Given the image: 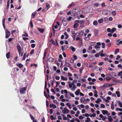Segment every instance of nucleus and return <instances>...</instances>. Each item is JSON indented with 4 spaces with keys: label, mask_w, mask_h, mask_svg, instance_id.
I'll use <instances>...</instances> for the list:
<instances>
[{
    "label": "nucleus",
    "mask_w": 122,
    "mask_h": 122,
    "mask_svg": "<svg viewBox=\"0 0 122 122\" xmlns=\"http://www.w3.org/2000/svg\"><path fill=\"white\" fill-rule=\"evenodd\" d=\"M17 50L19 52V54L21 56H22L24 53V51L23 49H21L20 44H18L17 45Z\"/></svg>",
    "instance_id": "nucleus-1"
},
{
    "label": "nucleus",
    "mask_w": 122,
    "mask_h": 122,
    "mask_svg": "<svg viewBox=\"0 0 122 122\" xmlns=\"http://www.w3.org/2000/svg\"><path fill=\"white\" fill-rule=\"evenodd\" d=\"M113 85V84L110 85L109 83H105L102 86L100 87V88L102 89H105L109 87L110 86H112Z\"/></svg>",
    "instance_id": "nucleus-2"
},
{
    "label": "nucleus",
    "mask_w": 122,
    "mask_h": 122,
    "mask_svg": "<svg viewBox=\"0 0 122 122\" xmlns=\"http://www.w3.org/2000/svg\"><path fill=\"white\" fill-rule=\"evenodd\" d=\"M62 23L64 26H66L67 24V19L66 18H63Z\"/></svg>",
    "instance_id": "nucleus-3"
},
{
    "label": "nucleus",
    "mask_w": 122,
    "mask_h": 122,
    "mask_svg": "<svg viewBox=\"0 0 122 122\" xmlns=\"http://www.w3.org/2000/svg\"><path fill=\"white\" fill-rule=\"evenodd\" d=\"M10 31L7 29L5 30V38L6 39L8 38L10 36Z\"/></svg>",
    "instance_id": "nucleus-4"
},
{
    "label": "nucleus",
    "mask_w": 122,
    "mask_h": 122,
    "mask_svg": "<svg viewBox=\"0 0 122 122\" xmlns=\"http://www.w3.org/2000/svg\"><path fill=\"white\" fill-rule=\"evenodd\" d=\"M78 11H74L72 10V15L75 18H76L78 16L77 13Z\"/></svg>",
    "instance_id": "nucleus-5"
},
{
    "label": "nucleus",
    "mask_w": 122,
    "mask_h": 122,
    "mask_svg": "<svg viewBox=\"0 0 122 122\" xmlns=\"http://www.w3.org/2000/svg\"><path fill=\"white\" fill-rule=\"evenodd\" d=\"M27 89V87H24L23 88H22L20 90V94H23L24 93V91H25Z\"/></svg>",
    "instance_id": "nucleus-6"
},
{
    "label": "nucleus",
    "mask_w": 122,
    "mask_h": 122,
    "mask_svg": "<svg viewBox=\"0 0 122 122\" xmlns=\"http://www.w3.org/2000/svg\"><path fill=\"white\" fill-rule=\"evenodd\" d=\"M80 101L81 102L84 104H86L87 102L86 101L85 98L84 97H83L81 98L80 99Z\"/></svg>",
    "instance_id": "nucleus-7"
},
{
    "label": "nucleus",
    "mask_w": 122,
    "mask_h": 122,
    "mask_svg": "<svg viewBox=\"0 0 122 122\" xmlns=\"http://www.w3.org/2000/svg\"><path fill=\"white\" fill-rule=\"evenodd\" d=\"M94 32L95 36H98L99 30L97 29H95L94 31Z\"/></svg>",
    "instance_id": "nucleus-8"
},
{
    "label": "nucleus",
    "mask_w": 122,
    "mask_h": 122,
    "mask_svg": "<svg viewBox=\"0 0 122 122\" xmlns=\"http://www.w3.org/2000/svg\"><path fill=\"white\" fill-rule=\"evenodd\" d=\"M80 8L78 6H77L72 9V10L79 11Z\"/></svg>",
    "instance_id": "nucleus-9"
},
{
    "label": "nucleus",
    "mask_w": 122,
    "mask_h": 122,
    "mask_svg": "<svg viewBox=\"0 0 122 122\" xmlns=\"http://www.w3.org/2000/svg\"><path fill=\"white\" fill-rule=\"evenodd\" d=\"M16 65L17 66L20 68H21L23 67V65L20 63H17Z\"/></svg>",
    "instance_id": "nucleus-10"
},
{
    "label": "nucleus",
    "mask_w": 122,
    "mask_h": 122,
    "mask_svg": "<svg viewBox=\"0 0 122 122\" xmlns=\"http://www.w3.org/2000/svg\"><path fill=\"white\" fill-rule=\"evenodd\" d=\"M75 5V3L72 2L68 6V8H70L72 7L73 6Z\"/></svg>",
    "instance_id": "nucleus-11"
},
{
    "label": "nucleus",
    "mask_w": 122,
    "mask_h": 122,
    "mask_svg": "<svg viewBox=\"0 0 122 122\" xmlns=\"http://www.w3.org/2000/svg\"><path fill=\"white\" fill-rule=\"evenodd\" d=\"M62 112L64 114H68L69 112V111L68 109H66L65 110H62Z\"/></svg>",
    "instance_id": "nucleus-12"
},
{
    "label": "nucleus",
    "mask_w": 122,
    "mask_h": 122,
    "mask_svg": "<svg viewBox=\"0 0 122 122\" xmlns=\"http://www.w3.org/2000/svg\"><path fill=\"white\" fill-rule=\"evenodd\" d=\"M119 41H120V40H116V42H118V43H117L116 44L117 45V46H119L120 44H122V41H120L119 42Z\"/></svg>",
    "instance_id": "nucleus-13"
},
{
    "label": "nucleus",
    "mask_w": 122,
    "mask_h": 122,
    "mask_svg": "<svg viewBox=\"0 0 122 122\" xmlns=\"http://www.w3.org/2000/svg\"><path fill=\"white\" fill-rule=\"evenodd\" d=\"M116 74L115 72H112L110 74V76L112 77V76H114L115 77H117Z\"/></svg>",
    "instance_id": "nucleus-14"
},
{
    "label": "nucleus",
    "mask_w": 122,
    "mask_h": 122,
    "mask_svg": "<svg viewBox=\"0 0 122 122\" xmlns=\"http://www.w3.org/2000/svg\"><path fill=\"white\" fill-rule=\"evenodd\" d=\"M54 60V58L52 57H50L48 59V61L50 62H53Z\"/></svg>",
    "instance_id": "nucleus-15"
},
{
    "label": "nucleus",
    "mask_w": 122,
    "mask_h": 122,
    "mask_svg": "<svg viewBox=\"0 0 122 122\" xmlns=\"http://www.w3.org/2000/svg\"><path fill=\"white\" fill-rule=\"evenodd\" d=\"M71 66V64L69 63L66 62L65 63V64L64 65V66H66L67 67H69Z\"/></svg>",
    "instance_id": "nucleus-16"
},
{
    "label": "nucleus",
    "mask_w": 122,
    "mask_h": 122,
    "mask_svg": "<svg viewBox=\"0 0 122 122\" xmlns=\"http://www.w3.org/2000/svg\"><path fill=\"white\" fill-rule=\"evenodd\" d=\"M80 92V90L79 89H78L77 91L75 92V94L77 96L79 95Z\"/></svg>",
    "instance_id": "nucleus-17"
},
{
    "label": "nucleus",
    "mask_w": 122,
    "mask_h": 122,
    "mask_svg": "<svg viewBox=\"0 0 122 122\" xmlns=\"http://www.w3.org/2000/svg\"><path fill=\"white\" fill-rule=\"evenodd\" d=\"M78 24L76 22H75V24L73 25V27L74 28H76L78 25Z\"/></svg>",
    "instance_id": "nucleus-18"
},
{
    "label": "nucleus",
    "mask_w": 122,
    "mask_h": 122,
    "mask_svg": "<svg viewBox=\"0 0 122 122\" xmlns=\"http://www.w3.org/2000/svg\"><path fill=\"white\" fill-rule=\"evenodd\" d=\"M64 35L66 36V37L65 38V39L66 40L69 37L68 35L67 34L66 32H65L64 33Z\"/></svg>",
    "instance_id": "nucleus-19"
},
{
    "label": "nucleus",
    "mask_w": 122,
    "mask_h": 122,
    "mask_svg": "<svg viewBox=\"0 0 122 122\" xmlns=\"http://www.w3.org/2000/svg\"><path fill=\"white\" fill-rule=\"evenodd\" d=\"M72 36V37H76V33H75V32L74 31H71Z\"/></svg>",
    "instance_id": "nucleus-20"
},
{
    "label": "nucleus",
    "mask_w": 122,
    "mask_h": 122,
    "mask_svg": "<svg viewBox=\"0 0 122 122\" xmlns=\"http://www.w3.org/2000/svg\"><path fill=\"white\" fill-rule=\"evenodd\" d=\"M36 13V12H34L32 13L31 15V18H34L35 16Z\"/></svg>",
    "instance_id": "nucleus-21"
},
{
    "label": "nucleus",
    "mask_w": 122,
    "mask_h": 122,
    "mask_svg": "<svg viewBox=\"0 0 122 122\" xmlns=\"http://www.w3.org/2000/svg\"><path fill=\"white\" fill-rule=\"evenodd\" d=\"M102 101L101 100L100 98H98L97 99V100H96L95 102L97 103H99L100 102H101Z\"/></svg>",
    "instance_id": "nucleus-22"
},
{
    "label": "nucleus",
    "mask_w": 122,
    "mask_h": 122,
    "mask_svg": "<svg viewBox=\"0 0 122 122\" xmlns=\"http://www.w3.org/2000/svg\"><path fill=\"white\" fill-rule=\"evenodd\" d=\"M111 108L112 110L114 109V101L112 102L111 105Z\"/></svg>",
    "instance_id": "nucleus-23"
},
{
    "label": "nucleus",
    "mask_w": 122,
    "mask_h": 122,
    "mask_svg": "<svg viewBox=\"0 0 122 122\" xmlns=\"http://www.w3.org/2000/svg\"><path fill=\"white\" fill-rule=\"evenodd\" d=\"M84 39L85 41H88L90 40V38L89 37H85L84 38Z\"/></svg>",
    "instance_id": "nucleus-24"
},
{
    "label": "nucleus",
    "mask_w": 122,
    "mask_h": 122,
    "mask_svg": "<svg viewBox=\"0 0 122 122\" xmlns=\"http://www.w3.org/2000/svg\"><path fill=\"white\" fill-rule=\"evenodd\" d=\"M105 79L107 81H109L110 80H111V78L110 77L108 76H107L106 77Z\"/></svg>",
    "instance_id": "nucleus-25"
},
{
    "label": "nucleus",
    "mask_w": 122,
    "mask_h": 122,
    "mask_svg": "<svg viewBox=\"0 0 122 122\" xmlns=\"http://www.w3.org/2000/svg\"><path fill=\"white\" fill-rule=\"evenodd\" d=\"M70 49H71L72 51L73 52H74L75 51L76 49L75 48L72 46H71L70 47Z\"/></svg>",
    "instance_id": "nucleus-26"
},
{
    "label": "nucleus",
    "mask_w": 122,
    "mask_h": 122,
    "mask_svg": "<svg viewBox=\"0 0 122 122\" xmlns=\"http://www.w3.org/2000/svg\"><path fill=\"white\" fill-rule=\"evenodd\" d=\"M108 120L109 121L112 122L113 121V119L112 118V117L111 116H109L108 117Z\"/></svg>",
    "instance_id": "nucleus-27"
},
{
    "label": "nucleus",
    "mask_w": 122,
    "mask_h": 122,
    "mask_svg": "<svg viewBox=\"0 0 122 122\" xmlns=\"http://www.w3.org/2000/svg\"><path fill=\"white\" fill-rule=\"evenodd\" d=\"M10 4V0H8L7 3V5L6 7V8L8 9L9 7V5Z\"/></svg>",
    "instance_id": "nucleus-28"
},
{
    "label": "nucleus",
    "mask_w": 122,
    "mask_h": 122,
    "mask_svg": "<svg viewBox=\"0 0 122 122\" xmlns=\"http://www.w3.org/2000/svg\"><path fill=\"white\" fill-rule=\"evenodd\" d=\"M38 30L41 33H43L44 32V30L43 29H41L39 28H38Z\"/></svg>",
    "instance_id": "nucleus-29"
},
{
    "label": "nucleus",
    "mask_w": 122,
    "mask_h": 122,
    "mask_svg": "<svg viewBox=\"0 0 122 122\" xmlns=\"http://www.w3.org/2000/svg\"><path fill=\"white\" fill-rule=\"evenodd\" d=\"M116 30V29L115 28H112L111 30V33H112Z\"/></svg>",
    "instance_id": "nucleus-30"
},
{
    "label": "nucleus",
    "mask_w": 122,
    "mask_h": 122,
    "mask_svg": "<svg viewBox=\"0 0 122 122\" xmlns=\"http://www.w3.org/2000/svg\"><path fill=\"white\" fill-rule=\"evenodd\" d=\"M10 53L9 52H8L6 54V57L7 58H10Z\"/></svg>",
    "instance_id": "nucleus-31"
},
{
    "label": "nucleus",
    "mask_w": 122,
    "mask_h": 122,
    "mask_svg": "<svg viewBox=\"0 0 122 122\" xmlns=\"http://www.w3.org/2000/svg\"><path fill=\"white\" fill-rule=\"evenodd\" d=\"M116 93L117 95V96L118 97H119L120 96V94L119 92L117 91L116 92Z\"/></svg>",
    "instance_id": "nucleus-32"
},
{
    "label": "nucleus",
    "mask_w": 122,
    "mask_h": 122,
    "mask_svg": "<svg viewBox=\"0 0 122 122\" xmlns=\"http://www.w3.org/2000/svg\"><path fill=\"white\" fill-rule=\"evenodd\" d=\"M117 102L118 103V105L120 106V107L122 108V103L119 101H117Z\"/></svg>",
    "instance_id": "nucleus-33"
},
{
    "label": "nucleus",
    "mask_w": 122,
    "mask_h": 122,
    "mask_svg": "<svg viewBox=\"0 0 122 122\" xmlns=\"http://www.w3.org/2000/svg\"><path fill=\"white\" fill-rule=\"evenodd\" d=\"M103 20L102 18H101L99 19L98 21V23H101L103 22Z\"/></svg>",
    "instance_id": "nucleus-34"
},
{
    "label": "nucleus",
    "mask_w": 122,
    "mask_h": 122,
    "mask_svg": "<svg viewBox=\"0 0 122 122\" xmlns=\"http://www.w3.org/2000/svg\"><path fill=\"white\" fill-rule=\"evenodd\" d=\"M93 24L94 25L96 26L98 24L96 20L94 21L93 22Z\"/></svg>",
    "instance_id": "nucleus-35"
},
{
    "label": "nucleus",
    "mask_w": 122,
    "mask_h": 122,
    "mask_svg": "<svg viewBox=\"0 0 122 122\" xmlns=\"http://www.w3.org/2000/svg\"><path fill=\"white\" fill-rule=\"evenodd\" d=\"M24 33H25V34H23L22 35V36L26 37H27L28 36V34L25 32L24 31Z\"/></svg>",
    "instance_id": "nucleus-36"
},
{
    "label": "nucleus",
    "mask_w": 122,
    "mask_h": 122,
    "mask_svg": "<svg viewBox=\"0 0 122 122\" xmlns=\"http://www.w3.org/2000/svg\"><path fill=\"white\" fill-rule=\"evenodd\" d=\"M119 51V49H117L115 52V54H116Z\"/></svg>",
    "instance_id": "nucleus-37"
},
{
    "label": "nucleus",
    "mask_w": 122,
    "mask_h": 122,
    "mask_svg": "<svg viewBox=\"0 0 122 122\" xmlns=\"http://www.w3.org/2000/svg\"><path fill=\"white\" fill-rule=\"evenodd\" d=\"M84 68L83 67H82L81 68H80L79 69L80 73L81 74L82 73V71L83 69H84Z\"/></svg>",
    "instance_id": "nucleus-38"
},
{
    "label": "nucleus",
    "mask_w": 122,
    "mask_h": 122,
    "mask_svg": "<svg viewBox=\"0 0 122 122\" xmlns=\"http://www.w3.org/2000/svg\"><path fill=\"white\" fill-rule=\"evenodd\" d=\"M90 114L91 115V116H89L90 117H94L96 116V114L95 113H94L92 115H91V114Z\"/></svg>",
    "instance_id": "nucleus-39"
},
{
    "label": "nucleus",
    "mask_w": 122,
    "mask_h": 122,
    "mask_svg": "<svg viewBox=\"0 0 122 122\" xmlns=\"http://www.w3.org/2000/svg\"><path fill=\"white\" fill-rule=\"evenodd\" d=\"M101 106L100 107V108H104L105 107V106L103 104H101Z\"/></svg>",
    "instance_id": "nucleus-40"
},
{
    "label": "nucleus",
    "mask_w": 122,
    "mask_h": 122,
    "mask_svg": "<svg viewBox=\"0 0 122 122\" xmlns=\"http://www.w3.org/2000/svg\"><path fill=\"white\" fill-rule=\"evenodd\" d=\"M31 48H33L35 47L36 45L34 44H31Z\"/></svg>",
    "instance_id": "nucleus-41"
},
{
    "label": "nucleus",
    "mask_w": 122,
    "mask_h": 122,
    "mask_svg": "<svg viewBox=\"0 0 122 122\" xmlns=\"http://www.w3.org/2000/svg\"><path fill=\"white\" fill-rule=\"evenodd\" d=\"M99 4L98 3H95L93 5L97 7L98 6Z\"/></svg>",
    "instance_id": "nucleus-42"
},
{
    "label": "nucleus",
    "mask_w": 122,
    "mask_h": 122,
    "mask_svg": "<svg viewBox=\"0 0 122 122\" xmlns=\"http://www.w3.org/2000/svg\"><path fill=\"white\" fill-rule=\"evenodd\" d=\"M55 64H56L57 66H59L60 64L58 63V62L57 61H55Z\"/></svg>",
    "instance_id": "nucleus-43"
},
{
    "label": "nucleus",
    "mask_w": 122,
    "mask_h": 122,
    "mask_svg": "<svg viewBox=\"0 0 122 122\" xmlns=\"http://www.w3.org/2000/svg\"><path fill=\"white\" fill-rule=\"evenodd\" d=\"M63 119L64 120H69V119L68 118H67V119L66 117L65 116H64L63 117Z\"/></svg>",
    "instance_id": "nucleus-44"
},
{
    "label": "nucleus",
    "mask_w": 122,
    "mask_h": 122,
    "mask_svg": "<svg viewBox=\"0 0 122 122\" xmlns=\"http://www.w3.org/2000/svg\"><path fill=\"white\" fill-rule=\"evenodd\" d=\"M81 32V33H80V36L81 37L83 35L84 32L83 31H82L81 32Z\"/></svg>",
    "instance_id": "nucleus-45"
},
{
    "label": "nucleus",
    "mask_w": 122,
    "mask_h": 122,
    "mask_svg": "<svg viewBox=\"0 0 122 122\" xmlns=\"http://www.w3.org/2000/svg\"><path fill=\"white\" fill-rule=\"evenodd\" d=\"M76 87L75 85L73 86L72 88V90L74 91L75 90V89Z\"/></svg>",
    "instance_id": "nucleus-46"
},
{
    "label": "nucleus",
    "mask_w": 122,
    "mask_h": 122,
    "mask_svg": "<svg viewBox=\"0 0 122 122\" xmlns=\"http://www.w3.org/2000/svg\"><path fill=\"white\" fill-rule=\"evenodd\" d=\"M34 52V49H32L30 52V54H33Z\"/></svg>",
    "instance_id": "nucleus-47"
},
{
    "label": "nucleus",
    "mask_w": 122,
    "mask_h": 122,
    "mask_svg": "<svg viewBox=\"0 0 122 122\" xmlns=\"http://www.w3.org/2000/svg\"><path fill=\"white\" fill-rule=\"evenodd\" d=\"M102 48H104L105 47V44L104 42H103L102 43Z\"/></svg>",
    "instance_id": "nucleus-48"
},
{
    "label": "nucleus",
    "mask_w": 122,
    "mask_h": 122,
    "mask_svg": "<svg viewBox=\"0 0 122 122\" xmlns=\"http://www.w3.org/2000/svg\"><path fill=\"white\" fill-rule=\"evenodd\" d=\"M103 100L106 103H108L109 102V101H108L107 100L105 99V98H104L103 99Z\"/></svg>",
    "instance_id": "nucleus-49"
},
{
    "label": "nucleus",
    "mask_w": 122,
    "mask_h": 122,
    "mask_svg": "<svg viewBox=\"0 0 122 122\" xmlns=\"http://www.w3.org/2000/svg\"><path fill=\"white\" fill-rule=\"evenodd\" d=\"M111 43H109L107 44V47H110L111 46Z\"/></svg>",
    "instance_id": "nucleus-50"
},
{
    "label": "nucleus",
    "mask_w": 122,
    "mask_h": 122,
    "mask_svg": "<svg viewBox=\"0 0 122 122\" xmlns=\"http://www.w3.org/2000/svg\"><path fill=\"white\" fill-rule=\"evenodd\" d=\"M63 46L64 47L65 49H66L68 47V46L66 45H64Z\"/></svg>",
    "instance_id": "nucleus-51"
},
{
    "label": "nucleus",
    "mask_w": 122,
    "mask_h": 122,
    "mask_svg": "<svg viewBox=\"0 0 122 122\" xmlns=\"http://www.w3.org/2000/svg\"><path fill=\"white\" fill-rule=\"evenodd\" d=\"M14 39L13 38H9L8 40V41L9 42H10L12 40Z\"/></svg>",
    "instance_id": "nucleus-52"
},
{
    "label": "nucleus",
    "mask_w": 122,
    "mask_h": 122,
    "mask_svg": "<svg viewBox=\"0 0 122 122\" xmlns=\"http://www.w3.org/2000/svg\"><path fill=\"white\" fill-rule=\"evenodd\" d=\"M107 31L108 32H111V29L110 28H108L107 29Z\"/></svg>",
    "instance_id": "nucleus-53"
},
{
    "label": "nucleus",
    "mask_w": 122,
    "mask_h": 122,
    "mask_svg": "<svg viewBox=\"0 0 122 122\" xmlns=\"http://www.w3.org/2000/svg\"><path fill=\"white\" fill-rule=\"evenodd\" d=\"M60 82H59V81H57L56 82V85L55 86L56 87H58V85H59V84L60 83Z\"/></svg>",
    "instance_id": "nucleus-54"
},
{
    "label": "nucleus",
    "mask_w": 122,
    "mask_h": 122,
    "mask_svg": "<svg viewBox=\"0 0 122 122\" xmlns=\"http://www.w3.org/2000/svg\"><path fill=\"white\" fill-rule=\"evenodd\" d=\"M121 57V56L119 55H118L117 56V57L116 58V59L117 60H118L119 58Z\"/></svg>",
    "instance_id": "nucleus-55"
},
{
    "label": "nucleus",
    "mask_w": 122,
    "mask_h": 122,
    "mask_svg": "<svg viewBox=\"0 0 122 122\" xmlns=\"http://www.w3.org/2000/svg\"><path fill=\"white\" fill-rule=\"evenodd\" d=\"M112 14L113 15H115L116 14V11H112Z\"/></svg>",
    "instance_id": "nucleus-56"
},
{
    "label": "nucleus",
    "mask_w": 122,
    "mask_h": 122,
    "mask_svg": "<svg viewBox=\"0 0 122 122\" xmlns=\"http://www.w3.org/2000/svg\"><path fill=\"white\" fill-rule=\"evenodd\" d=\"M30 116L32 120H34L35 119L33 117L31 114L30 115Z\"/></svg>",
    "instance_id": "nucleus-57"
},
{
    "label": "nucleus",
    "mask_w": 122,
    "mask_h": 122,
    "mask_svg": "<svg viewBox=\"0 0 122 122\" xmlns=\"http://www.w3.org/2000/svg\"><path fill=\"white\" fill-rule=\"evenodd\" d=\"M46 106L47 107H48L49 106V102L48 101H46Z\"/></svg>",
    "instance_id": "nucleus-58"
},
{
    "label": "nucleus",
    "mask_w": 122,
    "mask_h": 122,
    "mask_svg": "<svg viewBox=\"0 0 122 122\" xmlns=\"http://www.w3.org/2000/svg\"><path fill=\"white\" fill-rule=\"evenodd\" d=\"M52 31H53V34L54 35V36L55 34V30L53 28V29H52Z\"/></svg>",
    "instance_id": "nucleus-59"
},
{
    "label": "nucleus",
    "mask_w": 122,
    "mask_h": 122,
    "mask_svg": "<svg viewBox=\"0 0 122 122\" xmlns=\"http://www.w3.org/2000/svg\"><path fill=\"white\" fill-rule=\"evenodd\" d=\"M70 95L71 97H75V96L73 93H70Z\"/></svg>",
    "instance_id": "nucleus-60"
},
{
    "label": "nucleus",
    "mask_w": 122,
    "mask_h": 122,
    "mask_svg": "<svg viewBox=\"0 0 122 122\" xmlns=\"http://www.w3.org/2000/svg\"><path fill=\"white\" fill-rule=\"evenodd\" d=\"M55 78L57 80H59L60 79V77L59 76H56Z\"/></svg>",
    "instance_id": "nucleus-61"
},
{
    "label": "nucleus",
    "mask_w": 122,
    "mask_h": 122,
    "mask_svg": "<svg viewBox=\"0 0 122 122\" xmlns=\"http://www.w3.org/2000/svg\"><path fill=\"white\" fill-rule=\"evenodd\" d=\"M23 39L24 40V41H26L28 40V38L25 37H23Z\"/></svg>",
    "instance_id": "nucleus-62"
},
{
    "label": "nucleus",
    "mask_w": 122,
    "mask_h": 122,
    "mask_svg": "<svg viewBox=\"0 0 122 122\" xmlns=\"http://www.w3.org/2000/svg\"><path fill=\"white\" fill-rule=\"evenodd\" d=\"M101 5L102 7H105V3H102L101 4Z\"/></svg>",
    "instance_id": "nucleus-63"
},
{
    "label": "nucleus",
    "mask_w": 122,
    "mask_h": 122,
    "mask_svg": "<svg viewBox=\"0 0 122 122\" xmlns=\"http://www.w3.org/2000/svg\"><path fill=\"white\" fill-rule=\"evenodd\" d=\"M99 53H97L95 55V56L96 57H97L99 56Z\"/></svg>",
    "instance_id": "nucleus-64"
}]
</instances>
